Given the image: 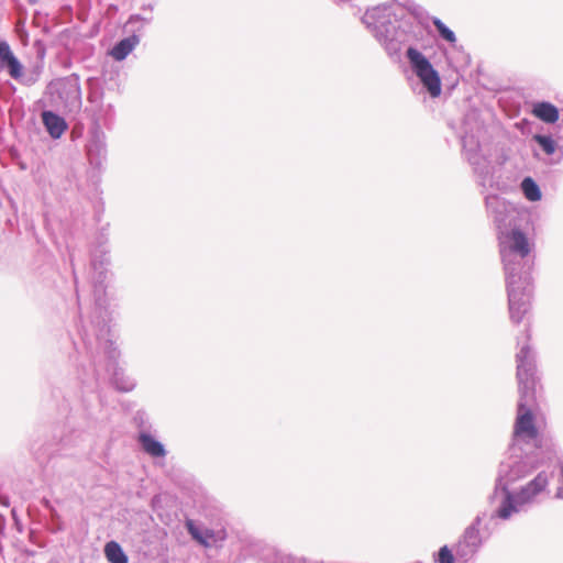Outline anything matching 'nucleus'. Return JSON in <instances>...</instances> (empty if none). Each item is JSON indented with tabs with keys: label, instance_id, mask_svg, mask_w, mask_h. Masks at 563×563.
Segmentation results:
<instances>
[{
	"label": "nucleus",
	"instance_id": "1",
	"mask_svg": "<svg viewBox=\"0 0 563 563\" xmlns=\"http://www.w3.org/2000/svg\"><path fill=\"white\" fill-rule=\"evenodd\" d=\"M517 379L520 394L519 402L532 404L536 395V364L530 357V350L522 347L517 355Z\"/></svg>",
	"mask_w": 563,
	"mask_h": 563
},
{
	"label": "nucleus",
	"instance_id": "4",
	"mask_svg": "<svg viewBox=\"0 0 563 563\" xmlns=\"http://www.w3.org/2000/svg\"><path fill=\"white\" fill-rule=\"evenodd\" d=\"M530 404L519 402L517 418L515 421L514 433L516 437L523 439H536L538 429L534 423V417L529 408Z\"/></svg>",
	"mask_w": 563,
	"mask_h": 563
},
{
	"label": "nucleus",
	"instance_id": "17",
	"mask_svg": "<svg viewBox=\"0 0 563 563\" xmlns=\"http://www.w3.org/2000/svg\"><path fill=\"white\" fill-rule=\"evenodd\" d=\"M534 140L539 143V145L543 148V151L551 155L555 152V142L550 136L544 135H534Z\"/></svg>",
	"mask_w": 563,
	"mask_h": 563
},
{
	"label": "nucleus",
	"instance_id": "16",
	"mask_svg": "<svg viewBox=\"0 0 563 563\" xmlns=\"http://www.w3.org/2000/svg\"><path fill=\"white\" fill-rule=\"evenodd\" d=\"M433 25L438 30L441 37L449 43L454 44L456 42V37L453 31H451L440 19H433Z\"/></svg>",
	"mask_w": 563,
	"mask_h": 563
},
{
	"label": "nucleus",
	"instance_id": "8",
	"mask_svg": "<svg viewBox=\"0 0 563 563\" xmlns=\"http://www.w3.org/2000/svg\"><path fill=\"white\" fill-rule=\"evenodd\" d=\"M42 120L49 135L54 139L60 137L67 130L65 120L52 111H44L42 113Z\"/></svg>",
	"mask_w": 563,
	"mask_h": 563
},
{
	"label": "nucleus",
	"instance_id": "19",
	"mask_svg": "<svg viewBox=\"0 0 563 563\" xmlns=\"http://www.w3.org/2000/svg\"><path fill=\"white\" fill-rule=\"evenodd\" d=\"M438 563H454L452 551L446 547H442L438 554Z\"/></svg>",
	"mask_w": 563,
	"mask_h": 563
},
{
	"label": "nucleus",
	"instance_id": "5",
	"mask_svg": "<svg viewBox=\"0 0 563 563\" xmlns=\"http://www.w3.org/2000/svg\"><path fill=\"white\" fill-rule=\"evenodd\" d=\"M548 484V475L544 472L539 473L516 494V503L522 505L532 501L536 496L547 488Z\"/></svg>",
	"mask_w": 563,
	"mask_h": 563
},
{
	"label": "nucleus",
	"instance_id": "12",
	"mask_svg": "<svg viewBox=\"0 0 563 563\" xmlns=\"http://www.w3.org/2000/svg\"><path fill=\"white\" fill-rule=\"evenodd\" d=\"M143 450L154 457H162L165 455V450L162 443L156 441L152 435L142 433L139 438Z\"/></svg>",
	"mask_w": 563,
	"mask_h": 563
},
{
	"label": "nucleus",
	"instance_id": "18",
	"mask_svg": "<svg viewBox=\"0 0 563 563\" xmlns=\"http://www.w3.org/2000/svg\"><path fill=\"white\" fill-rule=\"evenodd\" d=\"M464 540L468 544L473 545L474 548L477 547L479 542V531L475 527H470L466 529L464 533Z\"/></svg>",
	"mask_w": 563,
	"mask_h": 563
},
{
	"label": "nucleus",
	"instance_id": "9",
	"mask_svg": "<svg viewBox=\"0 0 563 563\" xmlns=\"http://www.w3.org/2000/svg\"><path fill=\"white\" fill-rule=\"evenodd\" d=\"M532 114L545 123H554L559 119V110L550 102H538L533 106Z\"/></svg>",
	"mask_w": 563,
	"mask_h": 563
},
{
	"label": "nucleus",
	"instance_id": "13",
	"mask_svg": "<svg viewBox=\"0 0 563 563\" xmlns=\"http://www.w3.org/2000/svg\"><path fill=\"white\" fill-rule=\"evenodd\" d=\"M104 555L110 563H129L128 556L115 541H110L106 544Z\"/></svg>",
	"mask_w": 563,
	"mask_h": 563
},
{
	"label": "nucleus",
	"instance_id": "2",
	"mask_svg": "<svg viewBox=\"0 0 563 563\" xmlns=\"http://www.w3.org/2000/svg\"><path fill=\"white\" fill-rule=\"evenodd\" d=\"M407 57L429 93L432 97L440 96L441 80L430 62L413 47L407 49Z\"/></svg>",
	"mask_w": 563,
	"mask_h": 563
},
{
	"label": "nucleus",
	"instance_id": "10",
	"mask_svg": "<svg viewBox=\"0 0 563 563\" xmlns=\"http://www.w3.org/2000/svg\"><path fill=\"white\" fill-rule=\"evenodd\" d=\"M137 44L139 37L136 35L123 38L113 46V48L110 51V55L115 60H123Z\"/></svg>",
	"mask_w": 563,
	"mask_h": 563
},
{
	"label": "nucleus",
	"instance_id": "3",
	"mask_svg": "<svg viewBox=\"0 0 563 563\" xmlns=\"http://www.w3.org/2000/svg\"><path fill=\"white\" fill-rule=\"evenodd\" d=\"M531 298V288L529 285L515 286L510 284L509 289V311L511 319L520 322L523 316L529 311Z\"/></svg>",
	"mask_w": 563,
	"mask_h": 563
},
{
	"label": "nucleus",
	"instance_id": "7",
	"mask_svg": "<svg viewBox=\"0 0 563 563\" xmlns=\"http://www.w3.org/2000/svg\"><path fill=\"white\" fill-rule=\"evenodd\" d=\"M8 68L9 75L19 80L23 76V66L12 52L8 42L0 37V69Z\"/></svg>",
	"mask_w": 563,
	"mask_h": 563
},
{
	"label": "nucleus",
	"instance_id": "11",
	"mask_svg": "<svg viewBox=\"0 0 563 563\" xmlns=\"http://www.w3.org/2000/svg\"><path fill=\"white\" fill-rule=\"evenodd\" d=\"M508 238L512 243V252L518 253L521 257H526L530 253L528 239L521 230L514 229Z\"/></svg>",
	"mask_w": 563,
	"mask_h": 563
},
{
	"label": "nucleus",
	"instance_id": "14",
	"mask_svg": "<svg viewBox=\"0 0 563 563\" xmlns=\"http://www.w3.org/2000/svg\"><path fill=\"white\" fill-rule=\"evenodd\" d=\"M521 188L528 200L538 201L541 199V191L534 180L530 177L522 180Z\"/></svg>",
	"mask_w": 563,
	"mask_h": 563
},
{
	"label": "nucleus",
	"instance_id": "15",
	"mask_svg": "<svg viewBox=\"0 0 563 563\" xmlns=\"http://www.w3.org/2000/svg\"><path fill=\"white\" fill-rule=\"evenodd\" d=\"M515 503L516 496L514 497L510 493H507L500 508L498 509V517L501 519H508L512 512L517 511Z\"/></svg>",
	"mask_w": 563,
	"mask_h": 563
},
{
	"label": "nucleus",
	"instance_id": "6",
	"mask_svg": "<svg viewBox=\"0 0 563 563\" xmlns=\"http://www.w3.org/2000/svg\"><path fill=\"white\" fill-rule=\"evenodd\" d=\"M186 527L192 539L206 548L212 547L227 538L224 529L217 531L206 529L205 531H200L191 519L186 520Z\"/></svg>",
	"mask_w": 563,
	"mask_h": 563
}]
</instances>
